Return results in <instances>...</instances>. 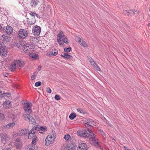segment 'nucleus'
Returning <instances> with one entry per match:
<instances>
[{
  "label": "nucleus",
  "instance_id": "nucleus-45",
  "mask_svg": "<svg viewBox=\"0 0 150 150\" xmlns=\"http://www.w3.org/2000/svg\"><path fill=\"white\" fill-rule=\"evenodd\" d=\"M15 125V123L14 122H12L8 124V126L9 127H12Z\"/></svg>",
  "mask_w": 150,
  "mask_h": 150
},
{
  "label": "nucleus",
  "instance_id": "nucleus-52",
  "mask_svg": "<svg viewBox=\"0 0 150 150\" xmlns=\"http://www.w3.org/2000/svg\"><path fill=\"white\" fill-rule=\"evenodd\" d=\"M34 149H33L32 148H30L29 149V150H34Z\"/></svg>",
  "mask_w": 150,
  "mask_h": 150
},
{
  "label": "nucleus",
  "instance_id": "nucleus-40",
  "mask_svg": "<svg viewBox=\"0 0 150 150\" xmlns=\"http://www.w3.org/2000/svg\"><path fill=\"white\" fill-rule=\"evenodd\" d=\"M90 62L91 64L93 66V67L97 64L92 59H91V60L90 61Z\"/></svg>",
  "mask_w": 150,
  "mask_h": 150
},
{
  "label": "nucleus",
  "instance_id": "nucleus-19",
  "mask_svg": "<svg viewBox=\"0 0 150 150\" xmlns=\"http://www.w3.org/2000/svg\"><path fill=\"white\" fill-rule=\"evenodd\" d=\"M11 101L10 100H6L3 103L4 107L5 108H10L11 106Z\"/></svg>",
  "mask_w": 150,
  "mask_h": 150
},
{
  "label": "nucleus",
  "instance_id": "nucleus-4",
  "mask_svg": "<svg viewBox=\"0 0 150 150\" xmlns=\"http://www.w3.org/2000/svg\"><path fill=\"white\" fill-rule=\"evenodd\" d=\"M28 35L27 31L23 29H20L18 33V37L20 39H24L27 37Z\"/></svg>",
  "mask_w": 150,
  "mask_h": 150
},
{
  "label": "nucleus",
  "instance_id": "nucleus-9",
  "mask_svg": "<svg viewBox=\"0 0 150 150\" xmlns=\"http://www.w3.org/2000/svg\"><path fill=\"white\" fill-rule=\"evenodd\" d=\"M24 119L27 120H28L30 124L35 125V121L30 114H24L23 115Z\"/></svg>",
  "mask_w": 150,
  "mask_h": 150
},
{
  "label": "nucleus",
  "instance_id": "nucleus-56",
  "mask_svg": "<svg viewBox=\"0 0 150 150\" xmlns=\"http://www.w3.org/2000/svg\"><path fill=\"white\" fill-rule=\"evenodd\" d=\"M1 93V90H0V93Z\"/></svg>",
  "mask_w": 150,
  "mask_h": 150
},
{
  "label": "nucleus",
  "instance_id": "nucleus-28",
  "mask_svg": "<svg viewBox=\"0 0 150 150\" xmlns=\"http://www.w3.org/2000/svg\"><path fill=\"white\" fill-rule=\"evenodd\" d=\"M15 146L16 147L17 149L21 148L22 147L21 144L20 142L19 139H16L15 142Z\"/></svg>",
  "mask_w": 150,
  "mask_h": 150
},
{
  "label": "nucleus",
  "instance_id": "nucleus-17",
  "mask_svg": "<svg viewBox=\"0 0 150 150\" xmlns=\"http://www.w3.org/2000/svg\"><path fill=\"white\" fill-rule=\"evenodd\" d=\"M27 22L28 24L32 25L35 23L36 19L34 17L30 16L27 18Z\"/></svg>",
  "mask_w": 150,
  "mask_h": 150
},
{
  "label": "nucleus",
  "instance_id": "nucleus-34",
  "mask_svg": "<svg viewBox=\"0 0 150 150\" xmlns=\"http://www.w3.org/2000/svg\"><path fill=\"white\" fill-rule=\"evenodd\" d=\"M77 134L78 135L83 137V130H80L78 131Z\"/></svg>",
  "mask_w": 150,
  "mask_h": 150
},
{
  "label": "nucleus",
  "instance_id": "nucleus-23",
  "mask_svg": "<svg viewBox=\"0 0 150 150\" xmlns=\"http://www.w3.org/2000/svg\"><path fill=\"white\" fill-rule=\"evenodd\" d=\"M15 64L18 67H21L24 65V63L23 62H21L19 60H14Z\"/></svg>",
  "mask_w": 150,
  "mask_h": 150
},
{
  "label": "nucleus",
  "instance_id": "nucleus-15",
  "mask_svg": "<svg viewBox=\"0 0 150 150\" xmlns=\"http://www.w3.org/2000/svg\"><path fill=\"white\" fill-rule=\"evenodd\" d=\"M28 130L27 129H23L19 131L17 134H13L14 136L16 135L19 136H24L28 133Z\"/></svg>",
  "mask_w": 150,
  "mask_h": 150
},
{
  "label": "nucleus",
  "instance_id": "nucleus-30",
  "mask_svg": "<svg viewBox=\"0 0 150 150\" xmlns=\"http://www.w3.org/2000/svg\"><path fill=\"white\" fill-rule=\"evenodd\" d=\"M76 115L75 112L71 113L69 116V118L71 120H74L76 117Z\"/></svg>",
  "mask_w": 150,
  "mask_h": 150
},
{
  "label": "nucleus",
  "instance_id": "nucleus-22",
  "mask_svg": "<svg viewBox=\"0 0 150 150\" xmlns=\"http://www.w3.org/2000/svg\"><path fill=\"white\" fill-rule=\"evenodd\" d=\"M61 56L67 59H72L73 58L72 56L66 53L61 55Z\"/></svg>",
  "mask_w": 150,
  "mask_h": 150
},
{
  "label": "nucleus",
  "instance_id": "nucleus-27",
  "mask_svg": "<svg viewBox=\"0 0 150 150\" xmlns=\"http://www.w3.org/2000/svg\"><path fill=\"white\" fill-rule=\"evenodd\" d=\"M132 13V11L131 10L128 9L123 10V13L125 15L129 16Z\"/></svg>",
  "mask_w": 150,
  "mask_h": 150
},
{
  "label": "nucleus",
  "instance_id": "nucleus-58",
  "mask_svg": "<svg viewBox=\"0 0 150 150\" xmlns=\"http://www.w3.org/2000/svg\"><path fill=\"white\" fill-rule=\"evenodd\" d=\"M7 93H5L4 94H7Z\"/></svg>",
  "mask_w": 150,
  "mask_h": 150
},
{
  "label": "nucleus",
  "instance_id": "nucleus-18",
  "mask_svg": "<svg viewBox=\"0 0 150 150\" xmlns=\"http://www.w3.org/2000/svg\"><path fill=\"white\" fill-rule=\"evenodd\" d=\"M95 125V122L91 120H87L86 123L84 124L85 126L86 127H89L90 126L92 127Z\"/></svg>",
  "mask_w": 150,
  "mask_h": 150
},
{
  "label": "nucleus",
  "instance_id": "nucleus-49",
  "mask_svg": "<svg viewBox=\"0 0 150 150\" xmlns=\"http://www.w3.org/2000/svg\"><path fill=\"white\" fill-rule=\"evenodd\" d=\"M123 147L124 148L125 150H133L132 149H130L128 148V147H127L125 146H123Z\"/></svg>",
  "mask_w": 150,
  "mask_h": 150
},
{
  "label": "nucleus",
  "instance_id": "nucleus-16",
  "mask_svg": "<svg viewBox=\"0 0 150 150\" xmlns=\"http://www.w3.org/2000/svg\"><path fill=\"white\" fill-rule=\"evenodd\" d=\"M7 50L4 47L0 46V56L5 57L7 55Z\"/></svg>",
  "mask_w": 150,
  "mask_h": 150
},
{
  "label": "nucleus",
  "instance_id": "nucleus-10",
  "mask_svg": "<svg viewBox=\"0 0 150 150\" xmlns=\"http://www.w3.org/2000/svg\"><path fill=\"white\" fill-rule=\"evenodd\" d=\"M76 41L78 44L81 47L84 48H87L88 47L86 42L83 39L79 37H77L76 38Z\"/></svg>",
  "mask_w": 150,
  "mask_h": 150
},
{
  "label": "nucleus",
  "instance_id": "nucleus-47",
  "mask_svg": "<svg viewBox=\"0 0 150 150\" xmlns=\"http://www.w3.org/2000/svg\"><path fill=\"white\" fill-rule=\"evenodd\" d=\"M4 118V116L2 114H0V119L1 120H3Z\"/></svg>",
  "mask_w": 150,
  "mask_h": 150
},
{
  "label": "nucleus",
  "instance_id": "nucleus-35",
  "mask_svg": "<svg viewBox=\"0 0 150 150\" xmlns=\"http://www.w3.org/2000/svg\"><path fill=\"white\" fill-rule=\"evenodd\" d=\"M37 73V72H34L33 75L31 77V80H35L36 76Z\"/></svg>",
  "mask_w": 150,
  "mask_h": 150
},
{
  "label": "nucleus",
  "instance_id": "nucleus-37",
  "mask_svg": "<svg viewBox=\"0 0 150 150\" xmlns=\"http://www.w3.org/2000/svg\"><path fill=\"white\" fill-rule=\"evenodd\" d=\"M76 110L78 112L84 114L85 113L84 110L81 108L77 109Z\"/></svg>",
  "mask_w": 150,
  "mask_h": 150
},
{
  "label": "nucleus",
  "instance_id": "nucleus-12",
  "mask_svg": "<svg viewBox=\"0 0 150 150\" xmlns=\"http://www.w3.org/2000/svg\"><path fill=\"white\" fill-rule=\"evenodd\" d=\"M35 133V132L34 131V129L32 128L28 134V138L29 139H33V140H36L37 139V137Z\"/></svg>",
  "mask_w": 150,
  "mask_h": 150
},
{
  "label": "nucleus",
  "instance_id": "nucleus-31",
  "mask_svg": "<svg viewBox=\"0 0 150 150\" xmlns=\"http://www.w3.org/2000/svg\"><path fill=\"white\" fill-rule=\"evenodd\" d=\"M62 40L63 44L64 43H65L66 44H67L69 43V41L68 40V39L65 35L62 39Z\"/></svg>",
  "mask_w": 150,
  "mask_h": 150
},
{
  "label": "nucleus",
  "instance_id": "nucleus-24",
  "mask_svg": "<svg viewBox=\"0 0 150 150\" xmlns=\"http://www.w3.org/2000/svg\"><path fill=\"white\" fill-rule=\"evenodd\" d=\"M28 55L31 58L35 59L38 58V55L37 54L35 53L34 52H32Z\"/></svg>",
  "mask_w": 150,
  "mask_h": 150
},
{
  "label": "nucleus",
  "instance_id": "nucleus-14",
  "mask_svg": "<svg viewBox=\"0 0 150 150\" xmlns=\"http://www.w3.org/2000/svg\"><path fill=\"white\" fill-rule=\"evenodd\" d=\"M76 145L74 143H71L67 144L66 147V150H75Z\"/></svg>",
  "mask_w": 150,
  "mask_h": 150
},
{
  "label": "nucleus",
  "instance_id": "nucleus-11",
  "mask_svg": "<svg viewBox=\"0 0 150 150\" xmlns=\"http://www.w3.org/2000/svg\"><path fill=\"white\" fill-rule=\"evenodd\" d=\"M79 145L77 150H87V146L85 143L82 142L81 140L79 141Z\"/></svg>",
  "mask_w": 150,
  "mask_h": 150
},
{
  "label": "nucleus",
  "instance_id": "nucleus-53",
  "mask_svg": "<svg viewBox=\"0 0 150 150\" xmlns=\"http://www.w3.org/2000/svg\"><path fill=\"white\" fill-rule=\"evenodd\" d=\"M2 28V26L0 24V30H1Z\"/></svg>",
  "mask_w": 150,
  "mask_h": 150
},
{
  "label": "nucleus",
  "instance_id": "nucleus-41",
  "mask_svg": "<svg viewBox=\"0 0 150 150\" xmlns=\"http://www.w3.org/2000/svg\"><path fill=\"white\" fill-rule=\"evenodd\" d=\"M30 14L31 16L34 17H35V16H36L37 17H38L37 15L35 12H31L30 13Z\"/></svg>",
  "mask_w": 150,
  "mask_h": 150
},
{
  "label": "nucleus",
  "instance_id": "nucleus-6",
  "mask_svg": "<svg viewBox=\"0 0 150 150\" xmlns=\"http://www.w3.org/2000/svg\"><path fill=\"white\" fill-rule=\"evenodd\" d=\"M65 36L64 33L61 30H59L57 35V42L58 44L61 46L64 47V44L62 41V39Z\"/></svg>",
  "mask_w": 150,
  "mask_h": 150
},
{
  "label": "nucleus",
  "instance_id": "nucleus-54",
  "mask_svg": "<svg viewBox=\"0 0 150 150\" xmlns=\"http://www.w3.org/2000/svg\"><path fill=\"white\" fill-rule=\"evenodd\" d=\"M39 133H40V134H43V133L42 132H39Z\"/></svg>",
  "mask_w": 150,
  "mask_h": 150
},
{
  "label": "nucleus",
  "instance_id": "nucleus-39",
  "mask_svg": "<svg viewBox=\"0 0 150 150\" xmlns=\"http://www.w3.org/2000/svg\"><path fill=\"white\" fill-rule=\"evenodd\" d=\"M46 91L47 93H51L52 90L49 87H47L46 88Z\"/></svg>",
  "mask_w": 150,
  "mask_h": 150
},
{
  "label": "nucleus",
  "instance_id": "nucleus-21",
  "mask_svg": "<svg viewBox=\"0 0 150 150\" xmlns=\"http://www.w3.org/2000/svg\"><path fill=\"white\" fill-rule=\"evenodd\" d=\"M88 132L90 133V134H91L93 132L90 129H85L84 130H83V137H88L89 136V134L88 133Z\"/></svg>",
  "mask_w": 150,
  "mask_h": 150
},
{
  "label": "nucleus",
  "instance_id": "nucleus-57",
  "mask_svg": "<svg viewBox=\"0 0 150 150\" xmlns=\"http://www.w3.org/2000/svg\"><path fill=\"white\" fill-rule=\"evenodd\" d=\"M48 6L49 8H50V6Z\"/></svg>",
  "mask_w": 150,
  "mask_h": 150
},
{
  "label": "nucleus",
  "instance_id": "nucleus-26",
  "mask_svg": "<svg viewBox=\"0 0 150 150\" xmlns=\"http://www.w3.org/2000/svg\"><path fill=\"white\" fill-rule=\"evenodd\" d=\"M38 0H31L30 5L32 7H35L38 4Z\"/></svg>",
  "mask_w": 150,
  "mask_h": 150
},
{
  "label": "nucleus",
  "instance_id": "nucleus-51",
  "mask_svg": "<svg viewBox=\"0 0 150 150\" xmlns=\"http://www.w3.org/2000/svg\"><path fill=\"white\" fill-rule=\"evenodd\" d=\"M147 25L148 27H150V23H148Z\"/></svg>",
  "mask_w": 150,
  "mask_h": 150
},
{
  "label": "nucleus",
  "instance_id": "nucleus-38",
  "mask_svg": "<svg viewBox=\"0 0 150 150\" xmlns=\"http://www.w3.org/2000/svg\"><path fill=\"white\" fill-rule=\"evenodd\" d=\"M40 129L42 131L46 132L47 130V127L45 126L41 127Z\"/></svg>",
  "mask_w": 150,
  "mask_h": 150
},
{
  "label": "nucleus",
  "instance_id": "nucleus-48",
  "mask_svg": "<svg viewBox=\"0 0 150 150\" xmlns=\"http://www.w3.org/2000/svg\"><path fill=\"white\" fill-rule=\"evenodd\" d=\"M99 131L100 133L102 134L103 136H105V134L104 133V132H103V131L102 130L100 129L99 130Z\"/></svg>",
  "mask_w": 150,
  "mask_h": 150
},
{
  "label": "nucleus",
  "instance_id": "nucleus-50",
  "mask_svg": "<svg viewBox=\"0 0 150 150\" xmlns=\"http://www.w3.org/2000/svg\"><path fill=\"white\" fill-rule=\"evenodd\" d=\"M3 75L5 77H7L8 76V74L6 73H4L3 74Z\"/></svg>",
  "mask_w": 150,
  "mask_h": 150
},
{
  "label": "nucleus",
  "instance_id": "nucleus-1",
  "mask_svg": "<svg viewBox=\"0 0 150 150\" xmlns=\"http://www.w3.org/2000/svg\"><path fill=\"white\" fill-rule=\"evenodd\" d=\"M56 137V134L55 132L52 131L46 138L45 142V145L48 146L50 145L53 144L55 140Z\"/></svg>",
  "mask_w": 150,
  "mask_h": 150
},
{
  "label": "nucleus",
  "instance_id": "nucleus-20",
  "mask_svg": "<svg viewBox=\"0 0 150 150\" xmlns=\"http://www.w3.org/2000/svg\"><path fill=\"white\" fill-rule=\"evenodd\" d=\"M0 140L4 143L6 142L7 140V135L5 134H0Z\"/></svg>",
  "mask_w": 150,
  "mask_h": 150
},
{
  "label": "nucleus",
  "instance_id": "nucleus-42",
  "mask_svg": "<svg viewBox=\"0 0 150 150\" xmlns=\"http://www.w3.org/2000/svg\"><path fill=\"white\" fill-rule=\"evenodd\" d=\"M41 85V82L40 81H38L35 83V85L36 87H38Z\"/></svg>",
  "mask_w": 150,
  "mask_h": 150
},
{
  "label": "nucleus",
  "instance_id": "nucleus-3",
  "mask_svg": "<svg viewBox=\"0 0 150 150\" xmlns=\"http://www.w3.org/2000/svg\"><path fill=\"white\" fill-rule=\"evenodd\" d=\"M89 141L91 144L96 146L98 144V139L96 137V135L92 132L90 134L89 138Z\"/></svg>",
  "mask_w": 150,
  "mask_h": 150
},
{
  "label": "nucleus",
  "instance_id": "nucleus-13",
  "mask_svg": "<svg viewBox=\"0 0 150 150\" xmlns=\"http://www.w3.org/2000/svg\"><path fill=\"white\" fill-rule=\"evenodd\" d=\"M4 31L8 34H11L13 32V29L10 26L7 25L3 28Z\"/></svg>",
  "mask_w": 150,
  "mask_h": 150
},
{
  "label": "nucleus",
  "instance_id": "nucleus-32",
  "mask_svg": "<svg viewBox=\"0 0 150 150\" xmlns=\"http://www.w3.org/2000/svg\"><path fill=\"white\" fill-rule=\"evenodd\" d=\"M10 67V68L11 71H13L15 69L16 65V64H15V62L14 61L11 64Z\"/></svg>",
  "mask_w": 150,
  "mask_h": 150
},
{
  "label": "nucleus",
  "instance_id": "nucleus-5",
  "mask_svg": "<svg viewBox=\"0 0 150 150\" xmlns=\"http://www.w3.org/2000/svg\"><path fill=\"white\" fill-rule=\"evenodd\" d=\"M32 104L31 103H26L24 104L23 109L25 114H30L32 112L31 107Z\"/></svg>",
  "mask_w": 150,
  "mask_h": 150
},
{
  "label": "nucleus",
  "instance_id": "nucleus-25",
  "mask_svg": "<svg viewBox=\"0 0 150 150\" xmlns=\"http://www.w3.org/2000/svg\"><path fill=\"white\" fill-rule=\"evenodd\" d=\"M58 54V50L55 49L54 50V51H52L50 52V53L47 54V55L48 56L51 57L52 56H54L57 55Z\"/></svg>",
  "mask_w": 150,
  "mask_h": 150
},
{
  "label": "nucleus",
  "instance_id": "nucleus-46",
  "mask_svg": "<svg viewBox=\"0 0 150 150\" xmlns=\"http://www.w3.org/2000/svg\"><path fill=\"white\" fill-rule=\"evenodd\" d=\"M54 98L55 99L57 100H59L60 99V97L58 95H55Z\"/></svg>",
  "mask_w": 150,
  "mask_h": 150
},
{
  "label": "nucleus",
  "instance_id": "nucleus-33",
  "mask_svg": "<svg viewBox=\"0 0 150 150\" xmlns=\"http://www.w3.org/2000/svg\"><path fill=\"white\" fill-rule=\"evenodd\" d=\"M64 138L66 141L70 140L71 139L70 135L69 134L65 135Z\"/></svg>",
  "mask_w": 150,
  "mask_h": 150
},
{
  "label": "nucleus",
  "instance_id": "nucleus-44",
  "mask_svg": "<svg viewBox=\"0 0 150 150\" xmlns=\"http://www.w3.org/2000/svg\"><path fill=\"white\" fill-rule=\"evenodd\" d=\"M132 12H133L134 13H140V11L139 10L137 9H134L133 10H132Z\"/></svg>",
  "mask_w": 150,
  "mask_h": 150
},
{
  "label": "nucleus",
  "instance_id": "nucleus-55",
  "mask_svg": "<svg viewBox=\"0 0 150 150\" xmlns=\"http://www.w3.org/2000/svg\"><path fill=\"white\" fill-rule=\"evenodd\" d=\"M112 140H114L115 142V140L114 139V138H112Z\"/></svg>",
  "mask_w": 150,
  "mask_h": 150
},
{
  "label": "nucleus",
  "instance_id": "nucleus-7",
  "mask_svg": "<svg viewBox=\"0 0 150 150\" xmlns=\"http://www.w3.org/2000/svg\"><path fill=\"white\" fill-rule=\"evenodd\" d=\"M41 30L40 27L39 26L35 25L33 27L32 33L35 36H38L41 33Z\"/></svg>",
  "mask_w": 150,
  "mask_h": 150
},
{
  "label": "nucleus",
  "instance_id": "nucleus-43",
  "mask_svg": "<svg viewBox=\"0 0 150 150\" xmlns=\"http://www.w3.org/2000/svg\"><path fill=\"white\" fill-rule=\"evenodd\" d=\"M94 68L96 69L97 71H101V70L100 69V67L98 66L97 64H96L95 66H94Z\"/></svg>",
  "mask_w": 150,
  "mask_h": 150
},
{
  "label": "nucleus",
  "instance_id": "nucleus-36",
  "mask_svg": "<svg viewBox=\"0 0 150 150\" xmlns=\"http://www.w3.org/2000/svg\"><path fill=\"white\" fill-rule=\"evenodd\" d=\"M71 47H65L64 49V51L66 52H69L71 50Z\"/></svg>",
  "mask_w": 150,
  "mask_h": 150
},
{
  "label": "nucleus",
  "instance_id": "nucleus-29",
  "mask_svg": "<svg viewBox=\"0 0 150 150\" xmlns=\"http://www.w3.org/2000/svg\"><path fill=\"white\" fill-rule=\"evenodd\" d=\"M36 141L34 140H33L32 142L31 146L30 148H32L35 149H36L38 147L36 144Z\"/></svg>",
  "mask_w": 150,
  "mask_h": 150
},
{
  "label": "nucleus",
  "instance_id": "nucleus-8",
  "mask_svg": "<svg viewBox=\"0 0 150 150\" xmlns=\"http://www.w3.org/2000/svg\"><path fill=\"white\" fill-rule=\"evenodd\" d=\"M24 119L27 120H28L30 124L35 125V121L30 114H24L23 115Z\"/></svg>",
  "mask_w": 150,
  "mask_h": 150
},
{
  "label": "nucleus",
  "instance_id": "nucleus-2",
  "mask_svg": "<svg viewBox=\"0 0 150 150\" xmlns=\"http://www.w3.org/2000/svg\"><path fill=\"white\" fill-rule=\"evenodd\" d=\"M22 49L24 53L28 55L32 52L34 51L35 46L32 44H27L22 46Z\"/></svg>",
  "mask_w": 150,
  "mask_h": 150
}]
</instances>
